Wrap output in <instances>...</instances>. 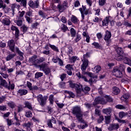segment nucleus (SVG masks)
I'll list each match as a JSON object with an SVG mask.
<instances>
[{
	"label": "nucleus",
	"mask_w": 131,
	"mask_h": 131,
	"mask_svg": "<svg viewBox=\"0 0 131 131\" xmlns=\"http://www.w3.org/2000/svg\"><path fill=\"white\" fill-rule=\"evenodd\" d=\"M20 8V5H17V4H12L11 6V10L15 12V9H19Z\"/></svg>",
	"instance_id": "obj_24"
},
{
	"label": "nucleus",
	"mask_w": 131,
	"mask_h": 131,
	"mask_svg": "<svg viewBox=\"0 0 131 131\" xmlns=\"http://www.w3.org/2000/svg\"><path fill=\"white\" fill-rule=\"evenodd\" d=\"M23 111V106L21 105H19L17 106V112L19 113V112H21V111Z\"/></svg>",
	"instance_id": "obj_57"
},
{
	"label": "nucleus",
	"mask_w": 131,
	"mask_h": 131,
	"mask_svg": "<svg viewBox=\"0 0 131 131\" xmlns=\"http://www.w3.org/2000/svg\"><path fill=\"white\" fill-rule=\"evenodd\" d=\"M16 56V54H9L6 57V61H10L12 59H14V57Z\"/></svg>",
	"instance_id": "obj_30"
},
{
	"label": "nucleus",
	"mask_w": 131,
	"mask_h": 131,
	"mask_svg": "<svg viewBox=\"0 0 131 131\" xmlns=\"http://www.w3.org/2000/svg\"><path fill=\"white\" fill-rule=\"evenodd\" d=\"M90 57V54L89 53H86V54L83 55V58H82V61L83 63L81 65V69L82 72H84V74H86L88 75L89 77H91V78H97L98 76L94 75L91 72H85V70H86V68L89 66V60H87L88 58Z\"/></svg>",
	"instance_id": "obj_1"
},
{
	"label": "nucleus",
	"mask_w": 131,
	"mask_h": 131,
	"mask_svg": "<svg viewBox=\"0 0 131 131\" xmlns=\"http://www.w3.org/2000/svg\"><path fill=\"white\" fill-rule=\"evenodd\" d=\"M110 116H105V121L106 124H109L110 123Z\"/></svg>",
	"instance_id": "obj_48"
},
{
	"label": "nucleus",
	"mask_w": 131,
	"mask_h": 131,
	"mask_svg": "<svg viewBox=\"0 0 131 131\" xmlns=\"http://www.w3.org/2000/svg\"><path fill=\"white\" fill-rule=\"evenodd\" d=\"M69 60L70 63H75L76 61H77V60H79V58H78L77 56H72L69 57Z\"/></svg>",
	"instance_id": "obj_16"
},
{
	"label": "nucleus",
	"mask_w": 131,
	"mask_h": 131,
	"mask_svg": "<svg viewBox=\"0 0 131 131\" xmlns=\"http://www.w3.org/2000/svg\"><path fill=\"white\" fill-rule=\"evenodd\" d=\"M24 126H25L26 128H30V127L32 126V123L29 122L27 123H25L24 124Z\"/></svg>",
	"instance_id": "obj_49"
},
{
	"label": "nucleus",
	"mask_w": 131,
	"mask_h": 131,
	"mask_svg": "<svg viewBox=\"0 0 131 131\" xmlns=\"http://www.w3.org/2000/svg\"><path fill=\"white\" fill-rule=\"evenodd\" d=\"M71 20L73 23H74V24H77L78 22V19H77V17L74 15H72Z\"/></svg>",
	"instance_id": "obj_23"
},
{
	"label": "nucleus",
	"mask_w": 131,
	"mask_h": 131,
	"mask_svg": "<svg viewBox=\"0 0 131 131\" xmlns=\"http://www.w3.org/2000/svg\"><path fill=\"white\" fill-rule=\"evenodd\" d=\"M92 46H94L95 48H96V49H99V48H100V47H101L100 46V44H99V43L96 42H94L93 43H92Z\"/></svg>",
	"instance_id": "obj_55"
},
{
	"label": "nucleus",
	"mask_w": 131,
	"mask_h": 131,
	"mask_svg": "<svg viewBox=\"0 0 131 131\" xmlns=\"http://www.w3.org/2000/svg\"><path fill=\"white\" fill-rule=\"evenodd\" d=\"M26 116L28 118L32 117V112H31L30 111L26 112Z\"/></svg>",
	"instance_id": "obj_52"
},
{
	"label": "nucleus",
	"mask_w": 131,
	"mask_h": 131,
	"mask_svg": "<svg viewBox=\"0 0 131 131\" xmlns=\"http://www.w3.org/2000/svg\"><path fill=\"white\" fill-rule=\"evenodd\" d=\"M64 93L66 94H68V95H69V96H70V97H71V98H75V95L74 94V93H73L72 92L66 91L64 92Z\"/></svg>",
	"instance_id": "obj_41"
},
{
	"label": "nucleus",
	"mask_w": 131,
	"mask_h": 131,
	"mask_svg": "<svg viewBox=\"0 0 131 131\" xmlns=\"http://www.w3.org/2000/svg\"><path fill=\"white\" fill-rule=\"evenodd\" d=\"M2 23H3V24H5V25H10V24H11V21H10V19H9V18H4L2 20Z\"/></svg>",
	"instance_id": "obj_31"
},
{
	"label": "nucleus",
	"mask_w": 131,
	"mask_h": 131,
	"mask_svg": "<svg viewBox=\"0 0 131 131\" xmlns=\"http://www.w3.org/2000/svg\"><path fill=\"white\" fill-rule=\"evenodd\" d=\"M48 98V96H43L41 94H39L36 97L37 101L39 104V105L41 106V107H43V106L47 104V101Z\"/></svg>",
	"instance_id": "obj_5"
},
{
	"label": "nucleus",
	"mask_w": 131,
	"mask_h": 131,
	"mask_svg": "<svg viewBox=\"0 0 131 131\" xmlns=\"http://www.w3.org/2000/svg\"><path fill=\"white\" fill-rule=\"evenodd\" d=\"M119 128V124L117 123L111 124L108 128V130H113V129H118Z\"/></svg>",
	"instance_id": "obj_13"
},
{
	"label": "nucleus",
	"mask_w": 131,
	"mask_h": 131,
	"mask_svg": "<svg viewBox=\"0 0 131 131\" xmlns=\"http://www.w3.org/2000/svg\"><path fill=\"white\" fill-rule=\"evenodd\" d=\"M105 99L107 102H113V99H112V98L108 96H105Z\"/></svg>",
	"instance_id": "obj_63"
},
{
	"label": "nucleus",
	"mask_w": 131,
	"mask_h": 131,
	"mask_svg": "<svg viewBox=\"0 0 131 131\" xmlns=\"http://www.w3.org/2000/svg\"><path fill=\"white\" fill-rule=\"evenodd\" d=\"M72 114L76 116L79 122H84V120L82 119L83 113L81 111V108L80 106H76L72 108Z\"/></svg>",
	"instance_id": "obj_2"
},
{
	"label": "nucleus",
	"mask_w": 131,
	"mask_h": 131,
	"mask_svg": "<svg viewBox=\"0 0 131 131\" xmlns=\"http://www.w3.org/2000/svg\"><path fill=\"white\" fill-rule=\"evenodd\" d=\"M69 82L70 88H72V89H75L76 92V93H77V94H80V92H81V90H82V85H78L77 84H74L71 81H70Z\"/></svg>",
	"instance_id": "obj_7"
},
{
	"label": "nucleus",
	"mask_w": 131,
	"mask_h": 131,
	"mask_svg": "<svg viewBox=\"0 0 131 131\" xmlns=\"http://www.w3.org/2000/svg\"><path fill=\"white\" fill-rule=\"evenodd\" d=\"M8 46L11 52H13V53L16 52V50H15L16 47H15V42L14 41V40H10L8 41Z\"/></svg>",
	"instance_id": "obj_9"
},
{
	"label": "nucleus",
	"mask_w": 131,
	"mask_h": 131,
	"mask_svg": "<svg viewBox=\"0 0 131 131\" xmlns=\"http://www.w3.org/2000/svg\"><path fill=\"white\" fill-rule=\"evenodd\" d=\"M102 70V68L100 66H97L94 68L93 69V72H96V73H99L100 71Z\"/></svg>",
	"instance_id": "obj_21"
},
{
	"label": "nucleus",
	"mask_w": 131,
	"mask_h": 131,
	"mask_svg": "<svg viewBox=\"0 0 131 131\" xmlns=\"http://www.w3.org/2000/svg\"><path fill=\"white\" fill-rule=\"evenodd\" d=\"M125 116H127V113H124L123 112H121L119 113V117L120 118L122 119L123 117H125Z\"/></svg>",
	"instance_id": "obj_36"
},
{
	"label": "nucleus",
	"mask_w": 131,
	"mask_h": 131,
	"mask_svg": "<svg viewBox=\"0 0 131 131\" xmlns=\"http://www.w3.org/2000/svg\"><path fill=\"white\" fill-rule=\"evenodd\" d=\"M14 22L17 24V26H22V18H19L18 19L15 20Z\"/></svg>",
	"instance_id": "obj_37"
},
{
	"label": "nucleus",
	"mask_w": 131,
	"mask_h": 131,
	"mask_svg": "<svg viewBox=\"0 0 131 131\" xmlns=\"http://www.w3.org/2000/svg\"><path fill=\"white\" fill-rule=\"evenodd\" d=\"M18 3H20L21 6H23L25 8L26 7L27 2L26 0H16Z\"/></svg>",
	"instance_id": "obj_35"
},
{
	"label": "nucleus",
	"mask_w": 131,
	"mask_h": 131,
	"mask_svg": "<svg viewBox=\"0 0 131 131\" xmlns=\"http://www.w3.org/2000/svg\"><path fill=\"white\" fill-rule=\"evenodd\" d=\"M24 105H25V108H28L30 110H32V105H31V103L28 101H25L24 102Z\"/></svg>",
	"instance_id": "obj_20"
},
{
	"label": "nucleus",
	"mask_w": 131,
	"mask_h": 131,
	"mask_svg": "<svg viewBox=\"0 0 131 131\" xmlns=\"http://www.w3.org/2000/svg\"><path fill=\"white\" fill-rule=\"evenodd\" d=\"M18 93L20 95V96H25L28 93V91L26 90H19L18 91Z\"/></svg>",
	"instance_id": "obj_22"
},
{
	"label": "nucleus",
	"mask_w": 131,
	"mask_h": 131,
	"mask_svg": "<svg viewBox=\"0 0 131 131\" xmlns=\"http://www.w3.org/2000/svg\"><path fill=\"white\" fill-rule=\"evenodd\" d=\"M129 98V94H125L123 95V97H121V100H123L125 102Z\"/></svg>",
	"instance_id": "obj_40"
},
{
	"label": "nucleus",
	"mask_w": 131,
	"mask_h": 131,
	"mask_svg": "<svg viewBox=\"0 0 131 131\" xmlns=\"http://www.w3.org/2000/svg\"><path fill=\"white\" fill-rule=\"evenodd\" d=\"M7 7L6 5H4V1L3 0H0V9H5Z\"/></svg>",
	"instance_id": "obj_45"
},
{
	"label": "nucleus",
	"mask_w": 131,
	"mask_h": 131,
	"mask_svg": "<svg viewBox=\"0 0 131 131\" xmlns=\"http://www.w3.org/2000/svg\"><path fill=\"white\" fill-rule=\"evenodd\" d=\"M43 75V73L41 72H37L35 74V78H39V77H41Z\"/></svg>",
	"instance_id": "obj_43"
},
{
	"label": "nucleus",
	"mask_w": 131,
	"mask_h": 131,
	"mask_svg": "<svg viewBox=\"0 0 131 131\" xmlns=\"http://www.w3.org/2000/svg\"><path fill=\"white\" fill-rule=\"evenodd\" d=\"M125 69V67L123 64H120L119 70L120 71H123Z\"/></svg>",
	"instance_id": "obj_60"
},
{
	"label": "nucleus",
	"mask_w": 131,
	"mask_h": 131,
	"mask_svg": "<svg viewBox=\"0 0 131 131\" xmlns=\"http://www.w3.org/2000/svg\"><path fill=\"white\" fill-rule=\"evenodd\" d=\"M29 60L30 62L33 63V65H34L35 66H37V65H39L40 63L45 62V61H46V58H45L44 57H40L37 59V56L36 55H35L31 57Z\"/></svg>",
	"instance_id": "obj_4"
},
{
	"label": "nucleus",
	"mask_w": 131,
	"mask_h": 131,
	"mask_svg": "<svg viewBox=\"0 0 131 131\" xmlns=\"http://www.w3.org/2000/svg\"><path fill=\"white\" fill-rule=\"evenodd\" d=\"M49 101H50V104H54V95H50L49 98Z\"/></svg>",
	"instance_id": "obj_44"
},
{
	"label": "nucleus",
	"mask_w": 131,
	"mask_h": 131,
	"mask_svg": "<svg viewBox=\"0 0 131 131\" xmlns=\"http://www.w3.org/2000/svg\"><path fill=\"white\" fill-rule=\"evenodd\" d=\"M76 75L78 77H79V78H82V79L84 80V81H88V79L86 77L83 75H80V73L79 72L76 74Z\"/></svg>",
	"instance_id": "obj_29"
},
{
	"label": "nucleus",
	"mask_w": 131,
	"mask_h": 131,
	"mask_svg": "<svg viewBox=\"0 0 131 131\" xmlns=\"http://www.w3.org/2000/svg\"><path fill=\"white\" fill-rule=\"evenodd\" d=\"M66 68L67 69V70H73V68H72V65L71 64H67L66 66Z\"/></svg>",
	"instance_id": "obj_54"
},
{
	"label": "nucleus",
	"mask_w": 131,
	"mask_h": 131,
	"mask_svg": "<svg viewBox=\"0 0 131 131\" xmlns=\"http://www.w3.org/2000/svg\"><path fill=\"white\" fill-rule=\"evenodd\" d=\"M106 101H105V99H104L103 97H97L95 99L93 104L86 103L84 104V105L86 108H92L93 106H96V105H98V104H101L102 105H104V104H106Z\"/></svg>",
	"instance_id": "obj_3"
},
{
	"label": "nucleus",
	"mask_w": 131,
	"mask_h": 131,
	"mask_svg": "<svg viewBox=\"0 0 131 131\" xmlns=\"http://www.w3.org/2000/svg\"><path fill=\"white\" fill-rule=\"evenodd\" d=\"M1 85L3 86L7 85V81H6V80L3 79L1 80Z\"/></svg>",
	"instance_id": "obj_61"
},
{
	"label": "nucleus",
	"mask_w": 131,
	"mask_h": 131,
	"mask_svg": "<svg viewBox=\"0 0 131 131\" xmlns=\"http://www.w3.org/2000/svg\"><path fill=\"white\" fill-rule=\"evenodd\" d=\"M8 15L10 17H14V15H15V11L11 10V9H9L8 10Z\"/></svg>",
	"instance_id": "obj_47"
},
{
	"label": "nucleus",
	"mask_w": 131,
	"mask_h": 131,
	"mask_svg": "<svg viewBox=\"0 0 131 131\" xmlns=\"http://www.w3.org/2000/svg\"><path fill=\"white\" fill-rule=\"evenodd\" d=\"M120 93V90L117 87H114L113 88V93L114 95H118Z\"/></svg>",
	"instance_id": "obj_27"
},
{
	"label": "nucleus",
	"mask_w": 131,
	"mask_h": 131,
	"mask_svg": "<svg viewBox=\"0 0 131 131\" xmlns=\"http://www.w3.org/2000/svg\"><path fill=\"white\" fill-rule=\"evenodd\" d=\"M108 19V22H110L111 26H113L115 23L113 18L111 16H109Z\"/></svg>",
	"instance_id": "obj_50"
},
{
	"label": "nucleus",
	"mask_w": 131,
	"mask_h": 131,
	"mask_svg": "<svg viewBox=\"0 0 131 131\" xmlns=\"http://www.w3.org/2000/svg\"><path fill=\"white\" fill-rule=\"evenodd\" d=\"M50 48L53 50V51H54V52H56L57 53H59V49H58V47H56L55 45H53L51 44L49 45Z\"/></svg>",
	"instance_id": "obj_25"
},
{
	"label": "nucleus",
	"mask_w": 131,
	"mask_h": 131,
	"mask_svg": "<svg viewBox=\"0 0 131 131\" xmlns=\"http://www.w3.org/2000/svg\"><path fill=\"white\" fill-rule=\"evenodd\" d=\"M116 60L117 61H123L124 60V56L122 55H119L118 57L116 58Z\"/></svg>",
	"instance_id": "obj_46"
},
{
	"label": "nucleus",
	"mask_w": 131,
	"mask_h": 131,
	"mask_svg": "<svg viewBox=\"0 0 131 131\" xmlns=\"http://www.w3.org/2000/svg\"><path fill=\"white\" fill-rule=\"evenodd\" d=\"M118 55H123V50L122 48L120 47H118L116 50Z\"/></svg>",
	"instance_id": "obj_34"
},
{
	"label": "nucleus",
	"mask_w": 131,
	"mask_h": 131,
	"mask_svg": "<svg viewBox=\"0 0 131 131\" xmlns=\"http://www.w3.org/2000/svg\"><path fill=\"white\" fill-rule=\"evenodd\" d=\"M83 91V92H84V93H88V92H90L91 91V88L86 86H85L84 88H82V89L81 91Z\"/></svg>",
	"instance_id": "obj_42"
},
{
	"label": "nucleus",
	"mask_w": 131,
	"mask_h": 131,
	"mask_svg": "<svg viewBox=\"0 0 131 131\" xmlns=\"http://www.w3.org/2000/svg\"><path fill=\"white\" fill-rule=\"evenodd\" d=\"M81 39V35L77 33L76 38L74 39L75 42H78Z\"/></svg>",
	"instance_id": "obj_32"
},
{
	"label": "nucleus",
	"mask_w": 131,
	"mask_h": 131,
	"mask_svg": "<svg viewBox=\"0 0 131 131\" xmlns=\"http://www.w3.org/2000/svg\"><path fill=\"white\" fill-rule=\"evenodd\" d=\"M38 67H39L40 70L41 71H44V70H46V68H47L48 67H47V63L46 62H43L41 64H39L38 66Z\"/></svg>",
	"instance_id": "obj_18"
},
{
	"label": "nucleus",
	"mask_w": 131,
	"mask_h": 131,
	"mask_svg": "<svg viewBox=\"0 0 131 131\" xmlns=\"http://www.w3.org/2000/svg\"><path fill=\"white\" fill-rule=\"evenodd\" d=\"M11 29L12 31H15V36L16 38L19 37V29L15 26H12Z\"/></svg>",
	"instance_id": "obj_14"
},
{
	"label": "nucleus",
	"mask_w": 131,
	"mask_h": 131,
	"mask_svg": "<svg viewBox=\"0 0 131 131\" xmlns=\"http://www.w3.org/2000/svg\"><path fill=\"white\" fill-rule=\"evenodd\" d=\"M70 33L72 37H74L76 36V31L73 28H71Z\"/></svg>",
	"instance_id": "obj_28"
},
{
	"label": "nucleus",
	"mask_w": 131,
	"mask_h": 131,
	"mask_svg": "<svg viewBox=\"0 0 131 131\" xmlns=\"http://www.w3.org/2000/svg\"><path fill=\"white\" fill-rule=\"evenodd\" d=\"M111 108H105L103 110V112L104 113V114H106V115H109L110 113H111Z\"/></svg>",
	"instance_id": "obj_38"
},
{
	"label": "nucleus",
	"mask_w": 131,
	"mask_h": 131,
	"mask_svg": "<svg viewBox=\"0 0 131 131\" xmlns=\"http://www.w3.org/2000/svg\"><path fill=\"white\" fill-rule=\"evenodd\" d=\"M79 11L81 14V17L82 20H84V15H88V14H91V8L86 9V7L82 6V8H79Z\"/></svg>",
	"instance_id": "obj_6"
},
{
	"label": "nucleus",
	"mask_w": 131,
	"mask_h": 131,
	"mask_svg": "<svg viewBox=\"0 0 131 131\" xmlns=\"http://www.w3.org/2000/svg\"><path fill=\"white\" fill-rule=\"evenodd\" d=\"M29 6L33 9H37V8H38V6H39V1H38V0H36L34 3L33 1H30L29 2Z\"/></svg>",
	"instance_id": "obj_10"
},
{
	"label": "nucleus",
	"mask_w": 131,
	"mask_h": 131,
	"mask_svg": "<svg viewBox=\"0 0 131 131\" xmlns=\"http://www.w3.org/2000/svg\"><path fill=\"white\" fill-rule=\"evenodd\" d=\"M112 73L116 77H118L119 78L122 77V73L117 67L113 68Z\"/></svg>",
	"instance_id": "obj_8"
},
{
	"label": "nucleus",
	"mask_w": 131,
	"mask_h": 131,
	"mask_svg": "<svg viewBox=\"0 0 131 131\" xmlns=\"http://www.w3.org/2000/svg\"><path fill=\"white\" fill-rule=\"evenodd\" d=\"M106 4V0H99V5L103 7Z\"/></svg>",
	"instance_id": "obj_51"
},
{
	"label": "nucleus",
	"mask_w": 131,
	"mask_h": 131,
	"mask_svg": "<svg viewBox=\"0 0 131 131\" xmlns=\"http://www.w3.org/2000/svg\"><path fill=\"white\" fill-rule=\"evenodd\" d=\"M43 72L46 74V75H49L51 74V69L49 68V67H47L44 71H43Z\"/></svg>",
	"instance_id": "obj_33"
},
{
	"label": "nucleus",
	"mask_w": 131,
	"mask_h": 131,
	"mask_svg": "<svg viewBox=\"0 0 131 131\" xmlns=\"http://www.w3.org/2000/svg\"><path fill=\"white\" fill-rule=\"evenodd\" d=\"M8 106L13 109V108H15V105L14 102H9L8 103Z\"/></svg>",
	"instance_id": "obj_64"
},
{
	"label": "nucleus",
	"mask_w": 131,
	"mask_h": 131,
	"mask_svg": "<svg viewBox=\"0 0 131 131\" xmlns=\"http://www.w3.org/2000/svg\"><path fill=\"white\" fill-rule=\"evenodd\" d=\"M116 108L117 109H125V107L121 104L117 105Z\"/></svg>",
	"instance_id": "obj_56"
},
{
	"label": "nucleus",
	"mask_w": 131,
	"mask_h": 131,
	"mask_svg": "<svg viewBox=\"0 0 131 131\" xmlns=\"http://www.w3.org/2000/svg\"><path fill=\"white\" fill-rule=\"evenodd\" d=\"M0 74L1 75H2V76H3L4 78H8V77H9V75H8L7 74H5L3 72H0Z\"/></svg>",
	"instance_id": "obj_62"
},
{
	"label": "nucleus",
	"mask_w": 131,
	"mask_h": 131,
	"mask_svg": "<svg viewBox=\"0 0 131 131\" xmlns=\"http://www.w3.org/2000/svg\"><path fill=\"white\" fill-rule=\"evenodd\" d=\"M104 120V117H103V116H100L99 118L97 120V122L98 123H101V122H102Z\"/></svg>",
	"instance_id": "obj_58"
},
{
	"label": "nucleus",
	"mask_w": 131,
	"mask_h": 131,
	"mask_svg": "<svg viewBox=\"0 0 131 131\" xmlns=\"http://www.w3.org/2000/svg\"><path fill=\"white\" fill-rule=\"evenodd\" d=\"M80 6V3H79V1L77 0L74 3V7L75 8H77L78 7Z\"/></svg>",
	"instance_id": "obj_59"
},
{
	"label": "nucleus",
	"mask_w": 131,
	"mask_h": 131,
	"mask_svg": "<svg viewBox=\"0 0 131 131\" xmlns=\"http://www.w3.org/2000/svg\"><path fill=\"white\" fill-rule=\"evenodd\" d=\"M60 28L63 32H66V31H67V30H68V27H67V26H66L64 24H62L61 25Z\"/></svg>",
	"instance_id": "obj_39"
},
{
	"label": "nucleus",
	"mask_w": 131,
	"mask_h": 131,
	"mask_svg": "<svg viewBox=\"0 0 131 131\" xmlns=\"http://www.w3.org/2000/svg\"><path fill=\"white\" fill-rule=\"evenodd\" d=\"M25 17L28 23H29V24H30L31 23H32V19L30 17L27 16V15H26Z\"/></svg>",
	"instance_id": "obj_53"
},
{
	"label": "nucleus",
	"mask_w": 131,
	"mask_h": 131,
	"mask_svg": "<svg viewBox=\"0 0 131 131\" xmlns=\"http://www.w3.org/2000/svg\"><path fill=\"white\" fill-rule=\"evenodd\" d=\"M112 36V35L111 34V32L107 30L105 31V35L104 39L106 41H110V38H111Z\"/></svg>",
	"instance_id": "obj_12"
},
{
	"label": "nucleus",
	"mask_w": 131,
	"mask_h": 131,
	"mask_svg": "<svg viewBox=\"0 0 131 131\" xmlns=\"http://www.w3.org/2000/svg\"><path fill=\"white\" fill-rule=\"evenodd\" d=\"M108 25H109V16L106 17L102 20V26H108Z\"/></svg>",
	"instance_id": "obj_17"
},
{
	"label": "nucleus",
	"mask_w": 131,
	"mask_h": 131,
	"mask_svg": "<svg viewBox=\"0 0 131 131\" xmlns=\"http://www.w3.org/2000/svg\"><path fill=\"white\" fill-rule=\"evenodd\" d=\"M15 50L16 53H17V54L18 55H19V56H20V57H19L20 60L21 61H23L24 58H23V53H22V52H21L20 51V50H19V48H18V47H15Z\"/></svg>",
	"instance_id": "obj_15"
},
{
	"label": "nucleus",
	"mask_w": 131,
	"mask_h": 131,
	"mask_svg": "<svg viewBox=\"0 0 131 131\" xmlns=\"http://www.w3.org/2000/svg\"><path fill=\"white\" fill-rule=\"evenodd\" d=\"M123 62H124V63H125V64H127L129 66H131L130 59H129L126 57H124Z\"/></svg>",
	"instance_id": "obj_26"
},
{
	"label": "nucleus",
	"mask_w": 131,
	"mask_h": 131,
	"mask_svg": "<svg viewBox=\"0 0 131 131\" xmlns=\"http://www.w3.org/2000/svg\"><path fill=\"white\" fill-rule=\"evenodd\" d=\"M57 9L60 13H62V12H64L65 10H66V8L61 4H58L57 5Z\"/></svg>",
	"instance_id": "obj_19"
},
{
	"label": "nucleus",
	"mask_w": 131,
	"mask_h": 131,
	"mask_svg": "<svg viewBox=\"0 0 131 131\" xmlns=\"http://www.w3.org/2000/svg\"><path fill=\"white\" fill-rule=\"evenodd\" d=\"M52 61L54 62V63H58L60 66H63V60H62V59H61L58 56L53 57L52 58Z\"/></svg>",
	"instance_id": "obj_11"
}]
</instances>
